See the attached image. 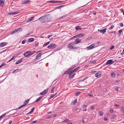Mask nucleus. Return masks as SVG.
Returning a JSON list of instances; mask_svg holds the SVG:
<instances>
[{
  "label": "nucleus",
  "instance_id": "nucleus-47",
  "mask_svg": "<svg viewBox=\"0 0 124 124\" xmlns=\"http://www.w3.org/2000/svg\"><path fill=\"white\" fill-rule=\"evenodd\" d=\"M122 111V112H124V107H122L121 108Z\"/></svg>",
  "mask_w": 124,
  "mask_h": 124
},
{
  "label": "nucleus",
  "instance_id": "nucleus-48",
  "mask_svg": "<svg viewBox=\"0 0 124 124\" xmlns=\"http://www.w3.org/2000/svg\"><path fill=\"white\" fill-rule=\"evenodd\" d=\"M120 26L121 27H123V26L124 25L122 23H121L120 24Z\"/></svg>",
  "mask_w": 124,
  "mask_h": 124
},
{
  "label": "nucleus",
  "instance_id": "nucleus-64",
  "mask_svg": "<svg viewBox=\"0 0 124 124\" xmlns=\"http://www.w3.org/2000/svg\"><path fill=\"white\" fill-rule=\"evenodd\" d=\"M115 116H116V115H113L112 116L113 118L114 119V118L115 117Z\"/></svg>",
  "mask_w": 124,
  "mask_h": 124
},
{
  "label": "nucleus",
  "instance_id": "nucleus-34",
  "mask_svg": "<svg viewBox=\"0 0 124 124\" xmlns=\"http://www.w3.org/2000/svg\"><path fill=\"white\" fill-rule=\"evenodd\" d=\"M6 113H5L1 115L0 116V119L3 118V117H4V116H5L6 114Z\"/></svg>",
  "mask_w": 124,
  "mask_h": 124
},
{
  "label": "nucleus",
  "instance_id": "nucleus-7",
  "mask_svg": "<svg viewBox=\"0 0 124 124\" xmlns=\"http://www.w3.org/2000/svg\"><path fill=\"white\" fill-rule=\"evenodd\" d=\"M73 73H71V72L69 73V78L70 79H72L75 74H73Z\"/></svg>",
  "mask_w": 124,
  "mask_h": 124
},
{
  "label": "nucleus",
  "instance_id": "nucleus-29",
  "mask_svg": "<svg viewBox=\"0 0 124 124\" xmlns=\"http://www.w3.org/2000/svg\"><path fill=\"white\" fill-rule=\"evenodd\" d=\"M76 65L75 64H74V65H73L70 68V69H69L70 70H71L73 69L75 67Z\"/></svg>",
  "mask_w": 124,
  "mask_h": 124
},
{
  "label": "nucleus",
  "instance_id": "nucleus-17",
  "mask_svg": "<svg viewBox=\"0 0 124 124\" xmlns=\"http://www.w3.org/2000/svg\"><path fill=\"white\" fill-rule=\"evenodd\" d=\"M34 39L33 38H31L29 39L28 42H32L34 41Z\"/></svg>",
  "mask_w": 124,
  "mask_h": 124
},
{
  "label": "nucleus",
  "instance_id": "nucleus-58",
  "mask_svg": "<svg viewBox=\"0 0 124 124\" xmlns=\"http://www.w3.org/2000/svg\"><path fill=\"white\" fill-rule=\"evenodd\" d=\"M35 108H32V109H31V111H32V112H33V111L34 110H35Z\"/></svg>",
  "mask_w": 124,
  "mask_h": 124
},
{
  "label": "nucleus",
  "instance_id": "nucleus-49",
  "mask_svg": "<svg viewBox=\"0 0 124 124\" xmlns=\"http://www.w3.org/2000/svg\"><path fill=\"white\" fill-rule=\"evenodd\" d=\"M6 64L5 63H4L2 64L0 66V67H2L3 66H5Z\"/></svg>",
  "mask_w": 124,
  "mask_h": 124
},
{
  "label": "nucleus",
  "instance_id": "nucleus-62",
  "mask_svg": "<svg viewBox=\"0 0 124 124\" xmlns=\"http://www.w3.org/2000/svg\"><path fill=\"white\" fill-rule=\"evenodd\" d=\"M115 106L116 107H119V106L118 105L116 104L115 105Z\"/></svg>",
  "mask_w": 124,
  "mask_h": 124
},
{
  "label": "nucleus",
  "instance_id": "nucleus-31",
  "mask_svg": "<svg viewBox=\"0 0 124 124\" xmlns=\"http://www.w3.org/2000/svg\"><path fill=\"white\" fill-rule=\"evenodd\" d=\"M49 2H50L52 3H57V1L54 0H50L48 1Z\"/></svg>",
  "mask_w": 124,
  "mask_h": 124
},
{
  "label": "nucleus",
  "instance_id": "nucleus-25",
  "mask_svg": "<svg viewBox=\"0 0 124 124\" xmlns=\"http://www.w3.org/2000/svg\"><path fill=\"white\" fill-rule=\"evenodd\" d=\"M5 1V0H0V4H2L3 5Z\"/></svg>",
  "mask_w": 124,
  "mask_h": 124
},
{
  "label": "nucleus",
  "instance_id": "nucleus-2",
  "mask_svg": "<svg viewBox=\"0 0 124 124\" xmlns=\"http://www.w3.org/2000/svg\"><path fill=\"white\" fill-rule=\"evenodd\" d=\"M75 44L74 43V42L71 43L68 45V48L71 49H75L78 48V47H75L73 46Z\"/></svg>",
  "mask_w": 124,
  "mask_h": 124
},
{
  "label": "nucleus",
  "instance_id": "nucleus-56",
  "mask_svg": "<svg viewBox=\"0 0 124 124\" xmlns=\"http://www.w3.org/2000/svg\"><path fill=\"white\" fill-rule=\"evenodd\" d=\"M52 36V35H49L47 37V38H50V37H51Z\"/></svg>",
  "mask_w": 124,
  "mask_h": 124
},
{
  "label": "nucleus",
  "instance_id": "nucleus-37",
  "mask_svg": "<svg viewBox=\"0 0 124 124\" xmlns=\"http://www.w3.org/2000/svg\"><path fill=\"white\" fill-rule=\"evenodd\" d=\"M114 27V26L112 25L108 29L110 30L111 29H112Z\"/></svg>",
  "mask_w": 124,
  "mask_h": 124
},
{
  "label": "nucleus",
  "instance_id": "nucleus-39",
  "mask_svg": "<svg viewBox=\"0 0 124 124\" xmlns=\"http://www.w3.org/2000/svg\"><path fill=\"white\" fill-rule=\"evenodd\" d=\"M81 92H77V93H76V95H79L80 93H81Z\"/></svg>",
  "mask_w": 124,
  "mask_h": 124
},
{
  "label": "nucleus",
  "instance_id": "nucleus-15",
  "mask_svg": "<svg viewBox=\"0 0 124 124\" xmlns=\"http://www.w3.org/2000/svg\"><path fill=\"white\" fill-rule=\"evenodd\" d=\"M106 28H104L102 30H101L100 32L102 33L103 34H104L106 32Z\"/></svg>",
  "mask_w": 124,
  "mask_h": 124
},
{
  "label": "nucleus",
  "instance_id": "nucleus-63",
  "mask_svg": "<svg viewBox=\"0 0 124 124\" xmlns=\"http://www.w3.org/2000/svg\"><path fill=\"white\" fill-rule=\"evenodd\" d=\"M104 119L105 120H108L107 118L106 117H104Z\"/></svg>",
  "mask_w": 124,
  "mask_h": 124
},
{
  "label": "nucleus",
  "instance_id": "nucleus-54",
  "mask_svg": "<svg viewBox=\"0 0 124 124\" xmlns=\"http://www.w3.org/2000/svg\"><path fill=\"white\" fill-rule=\"evenodd\" d=\"M120 88H118V87H116V91H119L118 89H120Z\"/></svg>",
  "mask_w": 124,
  "mask_h": 124
},
{
  "label": "nucleus",
  "instance_id": "nucleus-26",
  "mask_svg": "<svg viewBox=\"0 0 124 124\" xmlns=\"http://www.w3.org/2000/svg\"><path fill=\"white\" fill-rule=\"evenodd\" d=\"M16 31H17V32H19L20 31H22V29L21 28H20L16 29Z\"/></svg>",
  "mask_w": 124,
  "mask_h": 124
},
{
  "label": "nucleus",
  "instance_id": "nucleus-3",
  "mask_svg": "<svg viewBox=\"0 0 124 124\" xmlns=\"http://www.w3.org/2000/svg\"><path fill=\"white\" fill-rule=\"evenodd\" d=\"M56 45L54 44H51L47 46V47L49 49H54L56 47Z\"/></svg>",
  "mask_w": 124,
  "mask_h": 124
},
{
  "label": "nucleus",
  "instance_id": "nucleus-4",
  "mask_svg": "<svg viewBox=\"0 0 124 124\" xmlns=\"http://www.w3.org/2000/svg\"><path fill=\"white\" fill-rule=\"evenodd\" d=\"M114 62L111 60H108L106 63V65H111L114 63Z\"/></svg>",
  "mask_w": 124,
  "mask_h": 124
},
{
  "label": "nucleus",
  "instance_id": "nucleus-18",
  "mask_svg": "<svg viewBox=\"0 0 124 124\" xmlns=\"http://www.w3.org/2000/svg\"><path fill=\"white\" fill-rule=\"evenodd\" d=\"M101 75L99 73H97L95 75V76L96 77L99 78L101 76Z\"/></svg>",
  "mask_w": 124,
  "mask_h": 124
},
{
  "label": "nucleus",
  "instance_id": "nucleus-59",
  "mask_svg": "<svg viewBox=\"0 0 124 124\" xmlns=\"http://www.w3.org/2000/svg\"><path fill=\"white\" fill-rule=\"evenodd\" d=\"M37 122H38V121L37 120L33 121L32 122V123H35Z\"/></svg>",
  "mask_w": 124,
  "mask_h": 124
},
{
  "label": "nucleus",
  "instance_id": "nucleus-9",
  "mask_svg": "<svg viewBox=\"0 0 124 124\" xmlns=\"http://www.w3.org/2000/svg\"><path fill=\"white\" fill-rule=\"evenodd\" d=\"M48 90V88L47 89L44 90L43 92L40 93V94L41 95H44L47 93Z\"/></svg>",
  "mask_w": 124,
  "mask_h": 124
},
{
  "label": "nucleus",
  "instance_id": "nucleus-50",
  "mask_svg": "<svg viewBox=\"0 0 124 124\" xmlns=\"http://www.w3.org/2000/svg\"><path fill=\"white\" fill-rule=\"evenodd\" d=\"M66 17L65 16H63L61 17L60 18V19H62L63 18H64Z\"/></svg>",
  "mask_w": 124,
  "mask_h": 124
},
{
  "label": "nucleus",
  "instance_id": "nucleus-57",
  "mask_svg": "<svg viewBox=\"0 0 124 124\" xmlns=\"http://www.w3.org/2000/svg\"><path fill=\"white\" fill-rule=\"evenodd\" d=\"M114 46H111L110 47V49L111 50H112V49H113V48H114Z\"/></svg>",
  "mask_w": 124,
  "mask_h": 124
},
{
  "label": "nucleus",
  "instance_id": "nucleus-55",
  "mask_svg": "<svg viewBox=\"0 0 124 124\" xmlns=\"http://www.w3.org/2000/svg\"><path fill=\"white\" fill-rule=\"evenodd\" d=\"M25 39L22 41L21 42L22 44H23L25 43Z\"/></svg>",
  "mask_w": 124,
  "mask_h": 124
},
{
  "label": "nucleus",
  "instance_id": "nucleus-16",
  "mask_svg": "<svg viewBox=\"0 0 124 124\" xmlns=\"http://www.w3.org/2000/svg\"><path fill=\"white\" fill-rule=\"evenodd\" d=\"M34 16H32L30 18L28 19L27 21V22H31L33 20Z\"/></svg>",
  "mask_w": 124,
  "mask_h": 124
},
{
  "label": "nucleus",
  "instance_id": "nucleus-6",
  "mask_svg": "<svg viewBox=\"0 0 124 124\" xmlns=\"http://www.w3.org/2000/svg\"><path fill=\"white\" fill-rule=\"evenodd\" d=\"M95 47V44H92L89 46L87 47L86 48V49L87 50L90 49H91L93 48L94 47Z\"/></svg>",
  "mask_w": 124,
  "mask_h": 124
},
{
  "label": "nucleus",
  "instance_id": "nucleus-22",
  "mask_svg": "<svg viewBox=\"0 0 124 124\" xmlns=\"http://www.w3.org/2000/svg\"><path fill=\"white\" fill-rule=\"evenodd\" d=\"M26 103H25L24 102L23 104L21 106L19 107L18 108L19 109H20L21 108L25 106H26Z\"/></svg>",
  "mask_w": 124,
  "mask_h": 124
},
{
  "label": "nucleus",
  "instance_id": "nucleus-40",
  "mask_svg": "<svg viewBox=\"0 0 124 124\" xmlns=\"http://www.w3.org/2000/svg\"><path fill=\"white\" fill-rule=\"evenodd\" d=\"M111 76L112 77H114L115 76V74L114 73L112 72L111 74Z\"/></svg>",
  "mask_w": 124,
  "mask_h": 124
},
{
  "label": "nucleus",
  "instance_id": "nucleus-35",
  "mask_svg": "<svg viewBox=\"0 0 124 124\" xmlns=\"http://www.w3.org/2000/svg\"><path fill=\"white\" fill-rule=\"evenodd\" d=\"M77 99H76L75 100L72 102V104L73 105H74L75 104V103L77 101Z\"/></svg>",
  "mask_w": 124,
  "mask_h": 124
},
{
  "label": "nucleus",
  "instance_id": "nucleus-36",
  "mask_svg": "<svg viewBox=\"0 0 124 124\" xmlns=\"http://www.w3.org/2000/svg\"><path fill=\"white\" fill-rule=\"evenodd\" d=\"M98 113L101 115H103V113L102 111H100L98 112Z\"/></svg>",
  "mask_w": 124,
  "mask_h": 124
},
{
  "label": "nucleus",
  "instance_id": "nucleus-33",
  "mask_svg": "<svg viewBox=\"0 0 124 124\" xmlns=\"http://www.w3.org/2000/svg\"><path fill=\"white\" fill-rule=\"evenodd\" d=\"M57 94V93H56L54 94H52L51 96L50 97L49 99H50L54 96Z\"/></svg>",
  "mask_w": 124,
  "mask_h": 124
},
{
  "label": "nucleus",
  "instance_id": "nucleus-41",
  "mask_svg": "<svg viewBox=\"0 0 124 124\" xmlns=\"http://www.w3.org/2000/svg\"><path fill=\"white\" fill-rule=\"evenodd\" d=\"M55 89V88L54 87L53 88V89H52V90H51V92L52 93H54V92L53 91Z\"/></svg>",
  "mask_w": 124,
  "mask_h": 124
},
{
  "label": "nucleus",
  "instance_id": "nucleus-27",
  "mask_svg": "<svg viewBox=\"0 0 124 124\" xmlns=\"http://www.w3.org/2000/svg\"><path fill=\"white\" fill-rule=\"evenodd\" d=\"M30 2V1L29 0H25L23 2V4H26L28 3H29Z\"/></svg>",
  "mask_w": 124,
  "mask_h": 124
},
{
  "label": "nucleus",
  "instance_id": "nucleus-30",
  "mask_svg": "<svg viewBox=\"0 0 124 124\" xmlns=\"http://www.w3.org/2000/svg\"><path fill=\"white\" fill-rule=\"evenodd\" d=\"M69 119H65L64 121H63L62 122H63L67 123L69 121Z\"/></svg>",
  "mask_w": 124,
  "mask_h": 124
},
{
  "label": "nucleus",
  "instance_id": "nucleus-43",
  "mask_svg": "<svg viewBox=\"0 0 124 124\" xmlns=\"http://www.w3.org/2000/svg\"><path fill=\"white\" fill-rule=\"evenodd\" d=\"M91 62L92 63L95 64V63H96V61H95V60L93 61H91Z\"/></svg>",
  "mask_w": 124,
  "mask_h": 124
},
{
  "label": "nucleus",
  "instance_id": "nucleus-46",
  "mask_svg": "<svg viewBox=\"0 0 124 124\" xmlns=\"http://www.w3.org/2000/svg\"><path fill=\"white\" fill-rule=\"evenodd\" d=\"M61 6H58L55 8V9H58L60 8H61Z\"/></svg>",
  "mask_w": 124,
  "mask_h": 124
},
{
  "label": "nucleus",
  "instance_id": "nucleus-38",
  "mask_svg": "<svg viewBox=\"0 0 124 124\" xmlns=\"http://www.w3.org/2000/svg\"><path fill=\"white\" fill-rule=\"evenodd\" d=\"M17 32V31H16V30H14L11 33V34H12L14 33H16Z\"/></svg>",
  "mask_w": 124,
  "mask_h": 124
},
{
  "label": "nucleus",
  "instance_id": "nucleus-13",
  "mask_svg": "<svg viewBox=\"0 0 124 124\" xmlns=\"http://www.w3.org/2000/svg\"><path fill=\"white\" fill-rule=\"evenodd\" d=\"M7 45L6 42H3L1 43L0 44V47H1L4 46H5Z\"/></svg>",
  "mask_w": 124,
  "mask_h": 124
},
{
  "label": "nucleus",
  "instance_id": "nucleus-14",
  "mask_svg": "<svg viewBox=\"0 0 124 124\" xmlns=\"http://www.w3.org/2000/svg\"><path fill=\"white\" fill-rule=\"evenodd\" d=\"M80 67H77V68H76V69H75L73 70H72L71 71V73H73L74 72H76L79 69Z\"/></svg>",
  "mask_w": 124,
  "mask_h": 124
},
{
  "label": "nucleus",
  "instance_id": "nucleus-60",
  "mask_svg": "<svg viewBox=\"0 0 124 124\" xmlns=\"http://www.w3.org/2000/svg\"><path fill=\"white\" fill-rule=\"evenodd\" d=\"M32 112L31 111L29 112L27 114H30L32 113Z\"/></svg>",
  "mask_w": 124,
  "mask_h": 124
},
{
  "label": "nucleus",
  "instance_id": "nucleus-11",
  "mask_svg": "<svg viewBox=\"0 0 124 124\" xmlns=\"http://www.w3.org/2000/svg\"><path fill=\"white\" fill-rule=\"evenodd\" d=\"M41 53H39L36 56V57L35 59L36 60H39V59L41 56Z\"/></svg>",
  "mask_w": 124,
  "mask_h": 124
},
{
  "label": "nucleus",
  "instance_id": "nucleus-53",
  "mask_svg": "<svg viewBox=\"0 0 124 124\" xmlns=\"http://www.w3.org/2000/svg\"><path fill=\"white\" fill-rule=\"evenodd\" d=\"M30 99H29L28 100H26L25 101V102H26V104H28V102L29 101V100Z\"/></svg>",
  "mask_w": 124,
  "mask_h": 124
},
{
  "label": "nucleus",
  "instance_id": "nucleus-61",
  "mask_svg": "<svg viewBox=\"0 0 124 124\" xmlns=\"http://www.w3.org/2000/svg\"><path fill=\"white\" fill-rule=\"evenodd\" d=\"M91 108L93 110L94 109V107L93 106L91 107Z\"/></svg>",
  "mask_w": 124,
  "mask_h": 124
},
{
  "label": "nucleus",
  "instance_id": "nucleus-44",
  "mask_svg": "<svg viewBox=\"0 0 124 124\" xmlns=\"http://www.w3.org/2000/svg\"><path fill=\"white\" fill-rule=\"evenodd\" d=\"M15 57H15V56H13V57L10 60H9L8 62H10V61H11V60H14V59H15Z\"/></svg>",
  "mask_w": 124,
  "mask_h": 124
},
{
  "label": "nucleus",
  "instance_id": "nucleus-19",
  "mask_svg": "<svg viewBox=\"0 0 124 124\" xmlns=\"http://www.w3.org/2000/svg\"><path fill=\"white\" fill-rule=\"evenodd\" d=\"M75 29L76 30H81L82 29V28L80 27V26H78L75 27Z\"/></svg>",
  "mask_w": 124,
  "mask_h": 124
},
{
  "label": "nucleus",
  "instance_id": "nucleus-21",
  "mask_svg": "<svg viewBox=\"0 0 124 124\" xmlns=\"http://www.w3.org/2000/svg\"><path fill=\"white\" fill-rule=\"evenodd\" d=\"M70 69L68 70L67 71H65L64 72V74L65 75L66 74H69L70 73Z\"/></svg>",
  "mask_w": 124,
  "mask_h": 124
},
{
  "label": "nucleus",
  "instance_id": "nucleus-5",
  "mask_svg": "<svg viewBox=\"0 0 124 124\" xmlns=\"http://www.w3.org/2000/svg\"><path fill=\"white\" fill-rule=\"evenodd\" d=\"M30 51H28L25 53L24 54V55L25 57H27L28 56H30Z\"/></svg>",
  "mask_w": 124,
  "mask_h": 124
},
{
  "label": "nucleus",
  "instance_id": "nucleus-51",
  "mask_svg": "<svg viewBox=\"0 0 124 124\" xmlns=\"http://www.w3.org/2000/svg\"><path fill=\"white\" fill-rule=\"evenodd\" d=\"M75 38H76V37H75V36H73V37H71L70 38V40H72L73 39H74Z\"/></svg>",
  "mask_w": 124,
  "mask_h": 124
},
{
  "label": "nucleus",
  "instance_id": "nucleus-20",
  "mask_svg": "<svg viewBox=\"0 0 124 124\" xmlns=\"http://www.w3.org/2000/svg\"><path fill=\"white\" fill-rule=\"evenodd\" d=\"M22 58H21L20 60L18 61L16 63V64H18L22 61Z\"/></svg>",
  "mask_w": 124,
  "mask_h": 124
},
{
  "label": "nucleus",
  "instance_id": "nucleus-28",
  "mask_svg": "<svg viewBox=\"0 0 124 124\" xmlns=\"http://www.w3.org/2000/svg\"><path fill=\"white\" fill-rule=\"evenodd\" d=\"M42 98V97H39L37 100L35 102H38Z\"/></svg>",
  "mask_w": 124,
  "mask_h": 124
},
{
  "label": "nucleus",
  "instance_id": "nucleus-32",
  "mask_svg": "<svg viewBox=\"0 0 124 124\" xmlns=\"http://www.w3.org/2000/svg\"><path fill=\"white\" fill-rule=\"evenodd\" d=\"M87 105H84L83 106V108H84L83 110V111H86L87 110V109H86L85 108L86 107Z\"/></svg>",
  "mask_w": 124,
  "mask_h": 124
},
{
  "label": "nucleus",
  "instance_id": "nucleus-10",
  "mask_svg": "<svg viewBox=\"0 0 124 124\" xmlns=\"http://www.w3.org/2000/svg\"><path fill=\"white\" fill-rule=\"evenodd\" d=\"M84 35V34L80 33L76 35L75 36L76 38L77 37L81 38Z\"/></svg>",
  "mask_w": 124,
  "mask_h": 124
},
{
  "label": "nucleus",
  "instance_id": "nucleus-24",
  "mask_svg": "<svg viewBox=\"0 0 124 124\" xmlns=\"http://www.w3.org/2000/svg\"><path fill=\"white\" fill-rule=\"evenodd\" d=\"M122 31V29H121L120 30L118 31V36L119 37L120 36V35L121 33V32Z\"/></svg>",
  "mask_w": 124,
  "mask_h": 124
},
{
  "label": "nucleus",
  "instance_id": "nucleus-42",
  "mask_svg": "<svg viewBox=\"0 0 124 124\" xmlns=\"http://www.w3.org/2000/svg\"><path fill=\"white\" fill-rule=\"evenodd\" d=\"M35 52V51H33L31 53V52H30V55L31 56V55H32V54L34 53Z\"/></svg>",
  "mask_w": 124,
  "mask_h": 124
},
{
  "label": "nucleus",
  "instance_id": "nucleus-52",
  "mask_svg": "<svg viewBox=\"0 0 124 124\" xmlns=\"http://www.w3.org/2000/svg\"><path fill=\"white\" fill-rule=\"evenodd\" d=\"M109 33L110 34L112 33H114V34H115L116 33V31H112V32H109Z\"/></svg>",
  "mask_w": 124,
  "mask_h": 124
},
{
  "label": "nucleus",
  "instance_id": "nucleus-1",
  "mask_svg": "<svg viewBox=\"0 0 124 124\" xmlns=\"http://www.w3.org/2000/svg\"><path fill=\"white\" fill-rule=\"evenodd\" d=\"M40 20L42 23H45L47 22H49L50 19L49 18L48 15L44 16L39 19Z\"/></svg>",
  "mask_w": 124,
  "mask_h": 124
},
{
  "label": "nucleus",
  "instance_id": "nucleus-12",
  "mask_svg": "<svg viewBox=\"0 0 124 124\" xmlns=\"http://www.w3.org/2000/svg\"><path fill=\"white\" fill-rule=\"evenodd\" d=\"M19 13V12L18 11L13 12H10L8 13V14L9 15H14L17 14Z\"/></svg>",
  "mask_w": 124,
  "mask_h": 124
},
{
  "label": "nucleus",
  "instance_id": "nucleus-23",
  "mask_svg": "<svg viewBox=\"0 0 124 124\" xmlns=\"http://www.w3.org/2000/svg\"><path fill=\"white\" fill-rule=\"evenodd\" d=\"M87 119L86 118L83 117L82 119V121L84 123V122H86L87 121Z\"/></svg>",
  "mask_w": 124,
  "mask_h": 124
},
{
  "label": "nucleus",
  "instance_id": "nucleus-45",
  "mask_svg": "<svg viewBox=\"0 0 124 124\" xmlns=\"http://www.w3.org/2000/svg\"><path fill=\"white\" fill-rule=\"evenodd\" d=\"M110 112L111 113H112L113 112V110L112 108H110Z\"/></svg>",
  "mask_w": 124,
  "mask_h": 124
},
{
  "label": "nucleus",
  "instance_id": "nucleus-8",
  "mask_svg": "<svg viewBox=\"0 0 124 124\" xmlns=\"http://www.w3.org/2000/svg\"><path fill=\"white\" fill-rule=\"evenodd\" d=\"M81 41V39H80L79 38L76 39L74 42V43L75 44H77L79 43H80Z\"/></svg>",
  "mask_w": 124,
  "mask_h": 124
}]
</instances>
